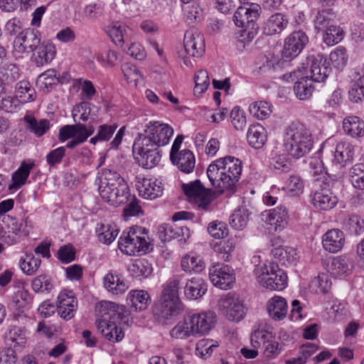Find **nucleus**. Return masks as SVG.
<instances>
[{"label":"nucleus","mask_w":364,"mask_h":364,"mask_svg":"<svg viewBox=\"0 0 364 364\" xmlns=\"http://www.w3.org/2000/svg\"><path fill=\"white\" fill-rule=\"evenodd\" d=\"M99 313L102 318L96 323L102 336L112 343L121 341L124 336L122 326L127 325L129 321L124 306L103 301L99 304Z\"/></svg>","instance_id":"f257e3e1"},{"label":"nucleus","mask_w":364,"mask_h":364,"mask_svg":"<svg viewBox=\"0 0 364 364\" xmlns=\"http://www.w3.org/2000/svg\"><path fill=\"white\" fill-rule=\"evenodd\" d=\"M95 183L101 198L110 205L124 204L131 196L127 182L114 169L102 168L99 171Z\"/></svg>","instance_id":"f03ea898"},{"label":"nucleus","mask_w":364,"mask_h":364,"mask_svg":"<svg viewBox=\"0 0 364 364\" xmlns=\"http://www.w3.org/2000/svg\"><path fill=\"white\" fill-rule=\"evenodd\" d=\"M242 171L240 159L226 156L212 162L208 167L207 176L212 185L222 192L232 191L239 181Z\"/></svg>","instance_id":"7ed1b4c3"},{"label":"nucleus","mask_w":364,"mask_h":364,"mask_svg":"<svg viewBox=\"0 0 364 364\" xmlns=\"http://www.w3.org/2000/svg\"><path fill=\"white\" fill-rule=\"evenodd\" d=\"M215 321V314L211 311L190 314L171 329L170 335L180 339L203 336L213 328Z\"/></svg>","instance_id":"20e7f679"},{"label":"nucleus","mask_w":364,"mask_h":364,"mask_svg":"<svg viewBox=\"0 0 364 364\" xmlns=\"http://www.w3.org/2000/svg\"><path fill=\"white\" fill-rule=\"evenodd\" d=\"M285 150L292 157L300 159L307 154L313 147L312 134L309 128L299 123L290 124L284 138Z\"/></svg>","instance_id":"39448f33"},{"label":"nucleus","mask_w":364,"mask_h":364,"mask_svg":"<svg viewBox=\"0 0 364 364\" xmlns=\"http://www.w3.org/2000/svg\"><path fill=\"white\" fill-rule=\"evenodd\" d=\"M146 228L133 226L122 232L118 240L120 251L129 256L146 255L154 249V244Z\"/></svg>","instance_id":"423d86ee"},{"label":"nucleus","mask_w":364,"mask_h":364,"mask_svg":"<svg viewBox=\"0 0 364 364\" xmlns=\"http://www.w3.org/2000/svg\"><path fill=\"white\" fill-rule=\"evenodd\" d=\"M180 282L175 278L169 279L162 286V291L156 304L157 314L168 319L181 314L183 309L178 296Z\"/></svg>","instance_id":"0eeeda50"},{"label":"nucleus","mask_w":364,"mask_h":364,"mask_svg":"<svg viewBox=\"0 0 364 364\" xmlns=\"http://www.w3.org/2000/svg\"><path fill=\"white\" fill-rule=\"evenodd\" d=\"M173 135V129L171 126L159 121H151L145 125L144 134H139L134 141H139L141 148L147 144L160 148L166 146Z\"/></svg>","instance_id":"6e6552de"},{"label":"nucleus","mask_w":364,"mask_h":364,"mask_svg":"<svg viewBox=\"0 0 364 364\" xmlns=\"http://www.w3.org/2000/svg\"><path fill=\"white\" fill-rule=\"evenodd\" d=\"M250 341L255 348H259L262 346L264 356L269 360L277 358L283 350L282 345L274 339L272 332L264 326L260 325L253 331Z\"/></svg>","instance_id":"1a4fd4ad"},{"label":"nucleus","mask_w":364,"mask_h":364,"mask_svg":"<svg viewBox=\"0 0 364 364\" xmlns=\"http://www.w3.org/2000/svg\"><path fill=\"white\" fill-rule=\"evenodd\" d=\"M318 154L322 158H330L333 164L344 167L353 161L355 147L347 141H341L333 147L327 141L322 144Z\"/></svg>","instance_id":"9d476101"},{"label":"nucleus","mask_w":364,"mask_h":364,"mask_svg":"<svg viewBox=\"0 0 364 364\" xmlns=\"http://www.w3.org/2000/svg\"><path fill=\"white\" fill-rule=\"evenodd\" d=\"M219 312L228 320L239 322L246 314V308L241 297L235 293H228L218 301Z\"/></svg>","instance_id":"9b49d317"},{"label":"nucleus","mask_w":364,"mask_h":364,"mask_svg":"<svg viewBox=\"0 0 364 364\" xmlns=\"http://www.w3.org/2000/svg\"><path fill=\"white\" fill-rule=\"evenodd\" d=\"M323 55H309L298 68L296 73L309 75L314 82H321L327 78L330 69L325 65Z\"/></svg>","instance_id":"f8f14e48"},{"label":"nucleus","mask_w":364,"mask_h":364,"mask_svg":"<svg viewBox=\"0 0 364 364\" xmlns=\"http://www.w3.org/2000/svg\"><path fill=\"white\" fill-rule=\"evenodd\" d=\"M41 41V32L34 28H26L21 31L14 38L13 43V55L18 59L24 55L33 53Z\"/></svg>","instance_id":"ddd939ff"},{"label":"nucleus","mask_w":364,"mask_h":364,"mask_svg":"<svg viewBox=\"0 0 364 364\" xmlns=\"http://www.w3.org/2000/svg\"><path fill=\"white\" fill-rule=\"evenodd\" d=\"M31 228V222L28 217L16 218L9 216L7 230L1 235V240L8 245L16 244L23 237L29 235Z\"/></svg>","instance_id":"4468645a"},{"label":"nucleus","mask_w":364,"mask_h":364,"mask_svg":"<svg viewBox=\"0 0 364 364\" xmlns=\"http://www.w3.org/2000/svg\"><path fill=\"white\" fill-rule=\"evenodd\" d=\"M93 133V127L88 129L86 125L78 123L63 127L59 131L58 139L62 142L72 139L66 145V147L72 149L85 142Z\"/></svg>","instance_id":"2eb2a0df"},{"label":"nucleus","mask_w":364,"mask_h":364,"mask_svg":"<svg viewBox=\"0 0 364 364\" xmlns=\"http://www.w3.org/2000/svg\"><path fill=\"white\" fill-rule=\"evenodd\" d=\"M182 188L190 202L196 204L202 210H208L212 200L210 190L205 188L200 181L184 183Z\"/></svg>","instance_id":"dca6fc26"},{"label":"nucleus","mask_w":364,"mask_h":364,"mask_svg":"<svg viewBox=\"0 0 364 364\" xmlns=\"http://www.w3.org/2000/svg\"><path fill=\"white\" fill-rule=\"evenodd\" d=\"M209 278L215 287L221 289H231L235 282V273L230 266L216 263L209 268Z\"/></svg>","instance_id":"f3484780"},{"label":"nucleus","mask_w":364,"mask_h":364,"mask_svg":"<svg viewBox=\"0 0 364 364\" xmlns=\"http://www.w3.org/2000/svg\"><path fill=\"white\" fill-rule=\"evenodd\" d=\"M260 220L263 225L268 226L272 230L281 232L289 223V212L284 205L267 210L261 213Z\"/></svg>","instance_id":"a211bd4d"},{"label":"nucleus","mask_w":364,"mask_h":364,"mask_svg":"<svg viewBox=\"0 0 364 364\" xmlns=\"http://www.w3.org/2000/svg\"><path fill=\"white\" fill-rule=\"evenodd\" d=\"M261 13V7L257 4L241 6L235 12L232 19L235 24L244 29L253 28Z\"/></svg>","instance_id":"6ab92c4d"},{"label":"nucleus","mask_w":364,"mask_h":364,"mask_svg":"<svg viewBox=\"0 0 364 364\" xmlns=\"http://www.w3.org/2000/svg\"><path fill=\"white\" fill-rule=\"evenodd\" d=\"M136 188L139 196L146 200H154L164 193L163 183L154 178L136 177Z\"/></svg>","instance_id":"aec40b11"},{"label":"nucleus","mask_w":364,"mask_h":364,"mask_svg":"<svg viewBox=\"0 0 364 364\" xmlns=\"http://www.w3.org/2000/svg\"><path fill=\"white\" fill-rule=\"evenodd\" d=\"M252 262L255 264L253 273L260 286L262 287H276L269 277L273 276L274 273L279 269V266L269 261L262 262L260 256L257 255L252 257Z\"/></svg>","instance_id":"412c9836"},{"label":"nucleus","mask_w":364,"mask_h":364,"mask_svg":"<svg viewBox=\"0 0 364 364\" xmlns=\"http://www.w3.org/2000/svg\"><path fill=\"white\" fill-rule=\"evenodd\" d=\"M309 42V38L303 31H295L284 40L282 50L283 58L291 60L296 57Z\"/></svg>","instance_id":"4be33fe9"},{"label":"nucleus","mask_w":364,"mask_h":364,"mask_svg":"<svg viewBox=\"0 0 364 364\" xmlns=\"http://www.w3.org/2000/svg\"><path fill=\"white\" fill-rule=\"evenodd\" d=\"M139 141H134L133 144V153L141 157V165L144 168L149 169L156 166L161 161V152L159 147L144 145L142 148Z\"/></svg>","instance_id":"5701e85b"},{"label":"nucleus","mask_w":364,"mask_h":364,"mask_svg":"<svg viewBox=\"0 0 364 364\" xmlns=\"http://www.w3.org/2000/svg\"><path fill=\"white\" fill-rule=\"evenodd\" d=\"M158 235L162 242L176 239L181 243H186L191 237V231L186 226L163 225L159 229Z\"/></svg>","instance_id":"b1692460"},{"label":"nucleus","mask_w":364,"mask_h":364,"mask_svg":"<svg viewBox=\"0 0 364 364\" xmlns=\"http://www.w3.org/2000/svg\"><path fill=\"white\" fill-rule=\"evenodd\" d=\"M55 55V46L49 41H41L32 53L31 60L37 66H43L50 63Z\"/></svg>","instance_id":"393cba45"},{"label":"nucleus","mask_w":364,"mask_h":364,"mask_svg":"<svg viewBox=\"0 0 364 364\" xmlns=\"http://www.w3.org/2000/svg\"><path fill=\"white\" fill-rule=\"evenodd\" d=\"M77 301L75 294L70 290H63L58 296V313L65 320L72 318L77 309Z\"/></svg>","instance_id":"a878e982"},{"label":"nucleus","mask_w":364,"mask_h":364,"mask_svg":"<svg viewBox=\"0 0 364 364\" xmlns=\"http://www.w3.org/2000/svg\"><path fill=\"white\" fill-rule=\"evenodd\" d=\"M338 202L337 196L326 187L316 190L312 198L314 206L320 210H330L336 207Z\"/></svg>","instance_id":"bb28decb"},{"label":"nucleus","mask_w":364,"mask_h":364,"mask_svg":"<svg viewBox=\"0 0 364 364\" xmlns=\"http://www.w3.org/2000/svg\"><path fill=\"white\" fill-rule=\"evenodd\" d=\"M354 267V259L347 255H342L332 259L329 272L335 277H346L353 272Z\"/></svg>","instance_id":"cd10ccee"},{"label":"nucleus","mask_w":364,"mask_h":364,"mask_svg":"<svg viewBox=\"0 0 364 364\" xmlns=\"http://www.w3.org/2000/svg\"><path fill=\"white\" fill-rule=\"evenodd\" d=\"M104 287L112 294H124L129 287L127 280L117 272H110L103 278Z\"/></svg>","instance_id":"c85d7f7f"},{"label":"nucleus","mask_w":364,"mask_h":364,"mask_svg":"<svg viewBox=\"0 0 364 364\" xmlns=\"http://www.w3.org/2000/svg\"><path fill=\"white\" fill-rule=\"evenodd\" d=\"M345 235L339 229L328 230L322 237V245L325 250L336 253L343 247L345 245Z\"/></svg>","instance_id":"c756f323"},{"label":"nucleus","mask_w":364,"mask_h":364,"mask_svg":"<svg viewBox=\"0 0 364 364\" xmlns=\"http://www.w3.org/2000/svg\"><path fill=\"white\" fill-rule=\"evenodd\" d=\"M184 48L187 54L193 57H200L205 52V42L202 35L188 31L184 35Z\"/></svg>","instance_id":"7c9ffc66"},{"label":"nucleus","mask_w":364,"mask_h":364,"mask_svg":"<svg viewBox=\"0 0 364 364\" xmlns=\"http://www.w3.org/2000/svg\"><path fill=\"white\" fill-rule=\"evenodd\" d=\"M208 291V284L200 277H191L188 279L183 287L185 297L188 300H198L202 298Z\"/></svg>","instance_id":"2f4dec72"},{"label":"nucleus","mask_w":364,"mask_h":364,"mask_svg":"<svg viewBox=\"0 0 364 364\" xmlns=\"http://www.w3.org/2000/svg\"><path fill=\"white\" fill-rule=\"evenodd\" d=\"M128 31V26L120 21H112L105 27L106 34L119 47L123 46Z\"/></svg>","instance_id":"473e14b6"},{"label":"nucleus","mask_w":364,"mask_h":364,"mask_svg":"<svg viewBox=\"0 0 364 364\" xmlns=\"http://www.w3.org/2000/svg\"><path fill=\"white\" fill-rule=\"evenodd\" d=\"M267 311L269 316L274 321H282L286 318L288 304L285 298L275 295L267 302Z\"/></svg>","instance_id":"72a5a7b5"},{"label":"nucleus","mask_w":364,"mask_h":364,"mask_svg":"<svg viewBox=\"0 0 364 364\" xmlns=\"http://www.w3.org/2000/svg\"><path fill=\"white\" fill-rule=\"evenodd\" d=\"M34 166V162L31 160L23 161L18 169L12 174V183L8 186L11 191H17L26 183Z\"/></svg>","instance_id":"f704fd0d"},{"label":"nucleus","mask_w":364,"mask_h":364,"mask_svg":"<svg viewBox=\"0 0 364 364\" xmlns=\"http://www.w3.org/2000/svg\"><path fill=\"white\" fill-rule=\"evenodd\" d=\"M267 140V132L260 124H254L250 126L247 132V141L248 144L254 149L262 148Z\"/></svg>","instance_id":"c9c22d12"},{"label":"nucleus","mask_w":364,"mask_h":364,"mask_svg":"<svg viewBox=\"0 0 364 364\" xmlns=\"http://www.w3.org/2000/svg\"><path fill=\"white\" fill-rule=\"evenodd\" d=\"M99 112L100 108L97 106L89 102H82L74 107L73 117L75 122L77 121L76 117L78 115V120L83 122L94 121L97 117Z\"/></svg>","instance_id":"e433bc0d"},{"label":"nucleus","mask_w":364,"mask_h":364,"mask_svg":"<svg viewBox=\"0 0 364 364\" xmlns=\"http://www.w3.org/2000/svg\"><path fill=\"white\" fill-rule=\"evenodd\" d=\"M288 18L282 13L271 15L263 26L264 33L269 36L280 33L287 26Z\"/></svg>","instance_id":"4c0bfd02"},{"label":"nucleus","mask_w":364,"mask_h":364,"mask_svg":"<svg viewBox=\"0 0 364 364\" xmlns=\"http://www.w3.org/2000/svg\"><path fill=\"white\" fill-rule=\"evenodd\" d=\"M296 74V72L294 73ZM298 80L294 84V91L296 97L301 100H306L311 97L314 90L313 82L309 75L297 73Z\"/></svg>","instance_id":"58836bf2"},{"label":"nucleus","mask_w":364,"mask_h":364,"mask_svg":"<svg viewBox=\"0 0 364 364\" xmlns=\"http://www.w3.org/2000/svg\"><path fill=\"white\" fill-rule=\"evenodd\" d=\"M343 129L352 138H361L364 136V121L357 116L346 117L343 120Z\"/></svg>","instance_id":"ea45409f"},{"label":"nucleus","mask_w":364,"mask_h":364,"mask_svg":"<svg viewBox=\"0 0 364 364\" xmlns=\"http://www.w3.org/2000/svg\"><path fill=\"white\" fill-rule=\"evenodd\" d=\"M274 258L285 266L294 265L299 259L296 249L291 247H277L272 250Z\"/></svg>","instance_id":"a19ab883"},{"label":"nucleus","mask_w":364,"mask_h":364,"mask_svg":"<svg viewBox=\"0 0 364 364\" xmlns=\"http://www.w3.org/2000/svg\"><path fill=\"white\" fill-rule=\"evenodd\" d=\"M181 267L182 270L186 273L198 274L205 269V264L200 255L190 253L182 257Z\"/></svg>","instance_id":"79ce46f5"},{"label":"nucleus","mask_w":364,"mask_h":364,"mask_svg":"<svg viewBox=\"0 0 364 364\" xmlns=\"http://www.w3.org/2000/svg\"><path fill=\"white\" fill-rule=\"evenodd\" d=\"M170 159L184 173L192 172L195 167V156L190 150L183 149L175 156L172 154Z\"/></svg>","instance_id":"37998d69"},{"label":"nucleus","mask_w":364,"mask_h":364,"mask_svg":"<svg viewBox=\"0 0 364 364\" xmlns=\"http://www.w3.org/2000/svg\"><path fill=\"white\" fill-rule=\"evenodd\" d=\"M127 301L135 311H144L147 309L151 299L146 291L135 289L128 293Z\"/></svg>","instance_id":"c03bdc74"},{"label":"nucleus","mask_w":364,"mask_h":364,"mask_svg":"<svg viewBox=\"0 0 364 364\" xmlns=\"http://www.w3.org/2000/svg\"><path fill=\"white\" fill-rule=\"evenodd\" d=\"M95 233L100 242L109 245L116 239L119 234V230L114 224L101 223L97 224Z\"/></svg>","instance_id":"a18cd8bd"},{"label":"nucleus","mask_w":364,"mask_h":364,"mask_svg":"<svg viewBox=\"0 0 364 364\" xmlns=\"http://www.w3.org/2000/svg\"><path fill=\"white\" fill-rule=\"evenodd\" d=\"M71 88L77 92L80 90V97L82 100H90L97 93L93 83L90 80L82 78L73 80Z\"/></svg>","instance_id":"49530a36"},{"label":"nucleus","mask_w":364,"mask_h":364,"mask_svg":"<svg viewBox=\"0 0 364 364\" xmlns=\"http://www.w3.org/2000/svg\"><path fill=\"white\" fill-rule=\"evenodd\" d=\"M6 341L14 348L21 349L27 341L25 330L18 326H11L6 333Z\"/></svg>","instance_id":"de8ad7c7"},{"label":"nucleus","mask_w":364,"mask_h":364,"mask_svg":"<svg viewBox=\"0 0 364 364\" xmlns=\"http://www.w3.org/2000/svg\"><path fill=\"white\" fill-rule=\"evenodd\" d=\"M250 212L246 206L236 208L230 218V225L237 230H243L249 221Z\"/></svg>","instance_id":"09e8293b"},{"label":"nucleus","mask_w":364,"mask_h":364,"mask_svg":"<svg viewBox=\"0 0 364 364\" xmlns=\"http://www.w3.org/2000/svg\"><path fill=\"white\" fill-rule=\"evenodd\" d=\"M121 70L124 78L131 85L136 87L144 80V76L140 70L132 63H124L121 67Z\"/></svg>","instance_id":"8fccbe9b"},{"label":"nucleus","mask_w":364,"mask_h":364,"mask_svg":"<svg viewBox=\"0 0 364 364\" xmlns=\"http://www.w3.org/2000/svg\"><path fill=\"white\" fill-rule=\"evenodd\" d=\"M238 237H231L228 240L220 241L214 246L215 251L220 255L221 258L225 261L230 259L232 253L234 252L238 244Z\"/></svg>","instance_id":"3c124183"},{"label":"nucleus","mask_w":364,"mask_h":364,"mask_svg":"<svg viewBox=\"0 0 364 364\" xmlns=\"http://www.w3.org/2000/svg\"><path fill=\"white\" fill-rule=\"evenodd\" d=\"M16 98L20 103H27L34 100L35 90L29 82L22 80L16 85Z\"/></svg>","instance_id":"603ef678"},{"label":"nucleus","mask_w":364,"mask_h":364,"mask_svg":"<svg viewBox=\"0 0 364 364\" xmlns=\"http://www.w3.org/2000/svg\"><path fill=\"white\" fill-rule=\"evenodd\" d=\"M129 272L134 277H147L152 272L151 264L144 259H135L129 267Z\"/></svg>","instance_id":"864d4df0"},{"label":"nucleus","mask_w":364,"mask_h":364,"mask_svg":"<svg viewBox=\"0 0 364 364\" xmlns=\"http://www.w3.org/2000/svg\"><path fill=\"white\" fill-rule=\"evenodd\" d=\"M351 185L356 189L364 190V164L359 163L353 165L348 173Z\"/></svg>","instance_id":"5fc2aeb1"},{"label":"nucleus","mask_w":364,"mask_h":364,"mask_svg":"<svg viewBox=\"0 0 364 364\" xmlns=\"http://www.w3.org/2000/svg\"><path fill=\"white\" fill-rule=\"evenodd\" d=\"M117 129L116 123L103 124L98 126L97 134L90 139V143L97 144L98 141H108Z\"/></svg>","instance_id":"6e6d98bb"},{"label":"nucleus","mask_w":364,"mask_h":364,"mask_svg":"<svg viewBox=\"0 0 364 364\" xmlns=\"http://www.w3.org/2000/svg\"><path fill=\"white\" fill-rule=\"evenodd\" d=\"M345 33L338 26L330 25L323 35V42L328 46H332L340 43L344 38Z\"/></svg>","instance_id":"4d7b16f0"},{"label":"nucleus","mask_w":364,"mask_h":364,"mask_svg":"<svg viewBox=\"0 0 364 364\" xmlns=\"http://www.w3.org/2000/svg\"><path fill=\"white\" fill-rule=\"evenodd\" d=\"M98 63L105 68H112L117 65L119 60V54L116 50L106 49L96 54Z\"/></svg>","instance_id":"13d9d810"},{"label":"nucleus","mask_w":364,"mask_h":364,"mask_svg":"<svg viewBox=\"0 0 364 364\" xmlns=\"http://www.w3.org/2000/svg\"><path fill=\"white\" fill-rule=\"evenodd\" d=\"M250 114L255 118L262 120L267 118L272 113V105L267 101H256L249 106Z\"/></svg>","instance_id":"bf43d9fd"},{"label":"nucleus","mask_w":364,"mask_h":364,"mask_svg":"<svg viewBox=\"0 0 364 364\" xmlns=\"http://www.w3.org/2000/svg\"><path fill=\"white\" fill-rule=\"evenodd\" d=\"M219 346L217 341L212 339H202L196 343V355L201 358L206 359L213 354L215 349Z\"/></svg>","instance_id":"052dcab7"},{"label":"nucleus","mask_w":364,"mask_h":364,"mask_svg":"<svg viewBox=\"0 0 364 364\" xmlns=\"http://www.w3.org/2000/svg\"><path fill=\"white\" fill-rule=\"evenodd\" d=\"M41 261L32 254H26L19 260V267L22 272L27 275L33 274L39 268Z\"/></svg>","instance_id":"680f3d73"},{"label":"nucleus","mask_w":364,"mask_h":364,"mask_svg":"<svg viewBox=\"0 0 364 364\" xmlns=\"http://www.w3.org/2000/svg\"><path fill=\"white\" fill-rule=\"evenodd\" d=\"M328 59L333 68L341 70L347 65L348 56L346 50L338 46L330 53Z\"/></svg>","instance_id":"e2e57ef3"},{"label":"nucleus","mask_w":364,"mask_h":364,"mask_svg":"<svg viewBox=\"0 0 364 364\" xmlns=\"http://www.w3.org/2000/svg\"><path fill=\"white\" fill-rule=\"evenodd\" d=\"M333 18L334 13L330 9L318 11L314 19L315 29L317 31L326 30L330 26L329 24Z\"/></svg>","instance_id":"0e129e2a"},{"label":"nucleus","mask_w":364,"mask_h":364,"mask_svg":"<svg viewBox=\"0 0 364 364\" xmlns=\"http://www.w3.org/2000/svg\"><path fill=\"white\" fill-rule=\"evenodd\" d=\"M194 82V95L196 96H200L208 90L210 85V79L208 72L204 70H198L195 74Z\"/></svg>","instance_id":"69168bd1"},{"label":"nucleus","mask_w":364,"mask_h":364,"mask_svg":"<svg viewBox=\"0 0 364 364\" xmlns=\"http://www.w3.org/2000/svg\"><path fill=\"white\" fill-rule=\"evenodd\" d=\"M230 123L236 130L242 131L247 124V116L245 110L241 107H234L230 114Z\"/></svg>","instance_id":"338daca9"},{"label":"nucleus","mask_w":364,"mask_h":364,"mask_svg":"<svg viewBox=\"0 0 364 364\" xmlns=\"http://www.w3.org/2000/svg\"><path fill=\"white\" fill-rule=\"evenodd\" d=\"M348 97L353 102H358L364 99V76L351 82Z\"/></svg>","instance_id":"774afa93"}]
</instances>
